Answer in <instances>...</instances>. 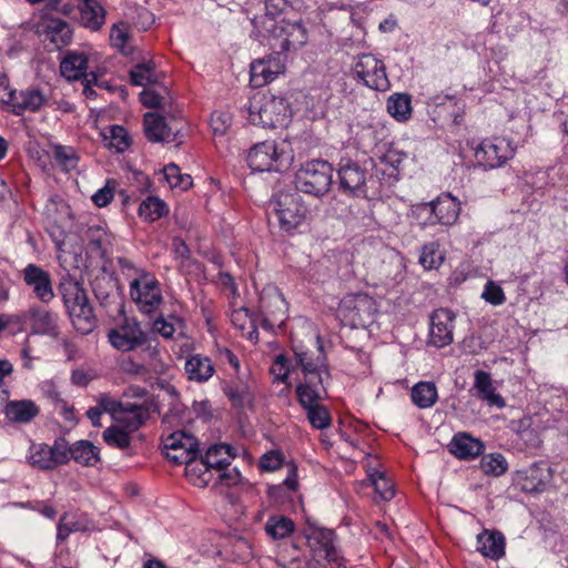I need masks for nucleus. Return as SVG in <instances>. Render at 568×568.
<instances>
[{
	"instance_id": "obj_1",
	"label": "nucleus",
	"mask_w": 568,
	"mask_h": 568,
	"mask_svg": "<svg viewBox=\"0 0 568 568\" xmlns=\"http://www.w3.org/2000/svg\"><path fill=\"white\" fill-rule=\"evenodd\" d=\"M58 292L77 332L90 334L97 326V317L84 288L70 274H65L60 280Z\"/></svg>"
},
{
	"instance_id": "obj_2",
	"label": "nucleus",
	"mask_w": 568,
	"mask_h": 568,
	"mask_svg": "<svg viewBox=\"0 0 568 568\" xmlns=\"http://www.w3.org/2000/svg\"><path fill=\"white\" fill-rule=\"evenodd\" d=\"M268 207L274 212L280 229L292 233L300 229L310 219V209L297 190H282L275 193Z\"/></svg>"
},
{
	"instance_id": "obj_3",
	"label": "nucleus",
	"mask_w": 568,
	"mask_h": 568,
	"mask_svg": "<svg viewBox=\"0 0 568 568\" xmlns=\"http://www.w3.org/2000/svg\"><path fill=\"white\" fill-rule=\"evenodd\" d=\"M247 112L250 123L262 128L285 126L292 118L286 99L260 93L250 100Z\"/></svg>"
},
{
	"instance_id": "obj_4",
	"label": "nucleus",
	"mask_w": 568,
	"mask_h": 568,
	"mask_svg": "<svg viewBox=\"0 0 568 568\" xmlns=\"http://www.w3.org/2000/svg\"><path fill=\"white\" fill-rule=\"evenodd\" d=\"M293 161L291 144H253L247 152V164L256 172H283Z\"/></svg>"
},
{
	"instance_id": "obj_5",
	"label": "nucleus",
	"mask_w": 568,
	"mask_h": 568,
	"mask_svg": "<svg viewBox=\"0 0 568 568\" xmlns=\"http://www.w3.org/2000/svg\"><path fill=\"white\" fill-rule=\"evenodd\" d=\"M332 182L333 168L323 160L306 162L295 174V190L316 197L325 195L331 190Z\"/></svg>"
},
{
	"instance_id": "obj_6",
	"label": "nucleus",
	"mask_w": 568,
	"mask_h": 568,
	"mask_svg": "<svg viewBox=\"0 0 568 568\" xmlns=\"http://www.w3.org/2000/svg\"><path fill=\"white\" fill-rule=\"evenodd\" d=\"M338 178L339 190L346 195L369 201L381 195L378 181L373 176L367 178L366 171L355 162L347 161L345 164H341Z\"/></svg>"
},
{
	"instance_id": "obj_7",
	"label": "nucleus",
	"mask_w": 568,
	"mask_h": 568,
	"mask_svg": "<svg viewBox=\"0 0 568 568\" xmlns=\"http://www.w3.org/2000/svg\"><path fill=\"white\" fill-rule=\"evenodd\" d=\"M335 539L334 530L326 528H314L307 535L313 559L324 568H346L345 559L335 546Z\"/></svg>"
},
{
	"instance_id": "obj_8",
	"label": "nucleus",
	"mask_w": 568,
	"mask_h": 568,
	"mask_svg": "<svg viewBox=\"0 0 568 568\" xmlns=\"http://www.w3.org/2000/svg\"><path fill=\"white\" fill-rule=\"evenodd\" d=\"M376 311L375 301L365 293L345 295L337 308L338 316L353 327L372 323Z\"/></svg>"
},
{
	"instance_id": "obj_9",
	"label": "nucleus",
	"mask_w": 568,
	"mask_h": 568,
	"mask_svg": "<svg viewBox=\"0 0 568 568\" xmlns=\"http://www.w3.org/2000/svg\"><path fill=\"white\" fill-rule=\"evenodd\" d=\"M355 79L376 91H386L390 87L383 60L372 53L359 54L352 68Z\"/></svg>"
},
{
	"instance_id": "obj_10",
	"label": "nucleus",
	"mask_w": 568,
	"mask_h": 568,
	"mask_svg": "<svg viewBox=\"0 0 568 568\" xmlns=\"http://www.w3.org/2000/svg\"><path fill=\"white\" fill-rule=\"evenodd\" d=\"M29 464L39 470H52L68 464L67 439L58 437L53 445L32 443L29 447Z\"/></svg>"
},
{
	"instance_id": "obj_11",
	"label": "nucleus",
	"mask_w": 568,
	"mask_h": 568,
	"mask_svg": "<svg viewBox=\"0 0 568 568\" xmlns=\"http://www.w3.org/2000/svg\"><path fill=\"white\" fill-rule=\"evenodd\" d=\"M268 31L274 40L272 47L277 49L278 53L295 51L307 42V29L302 20L274 22Z\"/></svg>"
},
{
	"instance_id": "obj_12",
	"label": "nucleus",
	"mask_w": 568,
	"mask_h": 568,
	"mask_svg": "<svg viewBox=\"0 0 568 568\" xmlns=\"http://www.w3.org/2000/svg\"><path fill=\"white\" fill-rule=\"evenodd\" d=\"M7 111L16 115H22L26 112H38L48 104V97L43 90L38 87H30L24 90L12 89L7 93V98L1 100Z\"/></svg>"
},
{
	"instance_id": "obj_13",
	"label": "nucleus",
	"mask_w": 568,
	"mask_h": 568,
	"mask_svg": "<svg viewBox=\"0 0 568 568\" xmlns=\"http://www.w3.org/2000/svg\"><path fill=\"white\" fill-rule=\"evenodd\" d=\"M164 449L181 450L180 455H169L174 465H185V470H194L193 459L199 455L197 439L185 432H174L163 440Z\"/></svg>"
},
{
	"instance_id": "obj_14",
	"label": "nucleus",
	"mask_w": 568,
	"mask_h": 568,
	"mask_svg": "<svg viewBox=\"0 0 568 568\" xmlns=\"http://www.w3.org/2000/svg\"><path fill=\"white\" fill-rule=\"evenodd\" d=\"M108 338L110 344L121 352H131L146 343V334L134 318L125 317L123 323L112 328Z\"/></svg>"
},
{
	"instance_id": "obj_15",
	"label": "nucleus",
	"mask_w": 568,
	"mask_h": 568,
	"mask_svg": "<svg viewBox=\"0 0 568 568\" xmlns=\"http://www.w3.org/2000/svg\"><path fill=\"white\" fill-rule=\"evenodd\" d=\"M304 381L296 386V395L300 404L318 402L326 394V384L331 379L327 365L320 369L304 372Z\"/></svg>"
},
{
	"instance_id": "obj_16",
	"label": "nucleus",
	"mask_w": 568,
	"mask_h": 568,
	"mask_svg": "<svg viewBox=\"0 0 568 568\" xmlns=\"http://www.w3.org/2000/svg\"><path fill=\"white\" fill-rule=\"evenodd\" d=\"M37 32L43 41H49L57 50L68 45L72 40L71 26L67 21L54 18L50 13H45L41 17L37 24Z\"/></svg>"
},
{
	"instance_id": "obj_17",
	"label": "nucleus",
	"mask_w": 568,
	"mask_h": 568,
	"mask_svg": "<svg viewBox=\"0 0 568 568\" xmlns=\"http://www.w3.org/2000/svg\"><path fill=\"white\" fill-rule=\"evenodd\" d=\"M455 318V313L449 308L435 310L429 321V344L437 348L452 344Z\"/></svg>"
},
{
	"instance_id": "obj_18",
	"label": "nucleus",
	"mask_w": 568,
	"mask_h": 568,
	"mask_svg": "<svg viewBox=\"0 0 568 568\" xmlns=\"http://www.w3.org/2000/svg\"><path fill=\"white\" fill-rule=\"evenodd\" d=\"M24 284L32 291L34 297L41 303L48 304L54 298L51 275L48 271L36 264H28L22 270Z\"/></svg>"
},
{
	"instance_id": "obj_19",
	"label": "nucleus",
	"mask_w": 568,
	"mask_h": 568,
	"mask_svg": "<svg viewBox=\"0 0 568 568\" xmlns=\"http://www.w3.org/2000/svg\"><path fill=\"white\" fill-rule=\"evenodd\" d=\"M394 144H381L369 156L376 176L396 178L399 165L406 154L393 148Z\"/></svg>"
},
{
	"instance_id": "obj_20",
	"label": "nucleus",
	"mask_w": 568,
	"mask_h": 568,
	"mask_svg": "<svg viewBox=\"0 0 568 568\" xmlns=\"http://www.w3.org/2000/svg\"><path fill=\"white\" fill-rule=\"evenodd\" d=\"M88 57L83 52L69 50L65 52L60 62V73L68 81L80 80L84 77L87 81L85 88L90 84H97L98 78L94 72L87 73ZM87 91V89H84Z\"/></svg>"
},
{
	"instance_id": "obj_21",
	"label": "nucleus",
	"mask_w": 568,
	"mask_h": 568,
	"mask_svg": "<svg viewBox=\"0 0 568 568\" xmlns=\"http://www.w3.org/2000/svg\"><path fill=\"white\" fill-rule=\"evenodd\" d=\"M521 490L526 493H542L552 478V470L546 462L539 460L529 467L517 471Z\"/></svg>"
},
{
	"instance_id": "obj_22",
	"label": "nucleus",
	"mask_w": 568,
	"mask_h": 568,
	"mask_svg": "<svg viewBox=\"0 0 568 568\" xmlns=\"http://www.w3.org/2000/svg\"><path fill=\"white\" fill-rule=\"evenodd\" d=\"M130 295L144 313L153 312L162 302V294L156 280H133Z\"/></svg>"
},
{
	"instance_id": "obj_23",
	"label": "nucleus",
	"mask_w": 568,
	"mask_h": 568,
	"mask_svg": "<svg viewBox=\"0 0 568 568\" xmlns=\"http://www.w3.org/2000/svg\"><path fill=\"white\" fill-rule=\"evenodd\" d=\"M473 151L477 163L485 169L500 168L515 155L511 144H476Z\"/></svg>"
},
{
	"instance_id": "obj_24",
	"label": "nucleus",
	"mask_w": 568,
	"mask_h": 568,
	"mask_svg": "<svg viewBox=\"0 0 568 568\" xmlns=\"http://www.w3.org/2000/svg\"><path fill=\"white\" fill-rule=\"evenodd\" d=\"M222 392L237 412L254 407L255 395L246 381L240 378L225 381L222 383Z\"/></svg>"
},
{
	"instance_id": "obj_25",
	"label": "nucleus",
	"mask_w": 568,
	"mask_h": 568,
	"mask_svg": "<svg viewBox=\"0 0 568 568\" xmlns=\"http://www.w3.org/2000/svg\"><path fill=\"white\" fill-rule=\"evenodd\" d=\"M32 333L58 338L61 334L58 314L41 306L29 308Z\"/></svg>"
},
{
	"instance_id": "obj_26",
	"label": "nucleus",
	"mask_w": 568,
	"mask_h": 568,
	"mask_svg": "<svg viewBox=\"0 0 568 568\" xmlns=\"http://www.w3.org/2000/svg\"><path fill=\"white\" fill-rule=\"evenodd\" d=\"M234 447L227 444H215L209 447L205 455L201 457L200 464L204 467L201 475H210L212 469L222 470L231 465L235 457Z\"/></svg>"
},
{
	"instance_id": "obj_27",
	"label": "nucleus",
	"mask_w": 568,
	"mask_h": 568,
	"mask_svg": "<svg viewBox=\"0 0 568 568\" xmlns=\"http://www.w3.org/2000/svg\"><path fill=\"white\" fill-rule=\"evenodd\" d=\"M142 353L150 358V362H135L131 357L123 358L120 362V369L122 373L132 377L144 378L151 372H161V369L158 368V357L160 355L159 349L155 346L148 345L145 348H143Z\"/></svg>"
},
{
	"instance_id": "obj_28",
	"label": "nucleus",
	"mask_w": 568,
	"mask_h": 568,
	"mask_svg": "<svg viewBox=\"0 0 568 568\" xmlns=\"http://www.w3.org/2000/svg\"><path fill=\"white\" fill-rule=\"evenodd\" d=\"M284 65L276 58L254 60L251 63V83L255 88L272 82L283 72Z\"/></svg>"
},
{
	"instance_id": "obj_29",
	"label": "nucleus",
	"mask_w": 568,
	"mask_h": 568,
	"mask_svg": "<svg viewBox=\"0 0 568 568\" xmlns=\"http://www.w3.org/2000/svg\"><path fill=\"white\" fill-rule=\"evenodd\" d=\"M67 457L68 463L73 459L85 467H93L101 460L99 448L85 439L78 440L72 445L67 440Z\"/></svg>"
},
{
	"instance_id": "obj_30",
	"label": "nucleus",
	"mask_w": 568,
	"mask_h": 568,
	"mask_svg": "<svg viewBox=\"0 0 568 568\" xmlns=\"http://www.w3.org/2000/svg\"><path fill=\"white\" fill-rule=\"evenodd\" d=\"M3 413L12 423L28 424L39 415L40 408L31 399H13L6 404Z\"/></svg>"
},
{
	"instance_id": "obj_31",
	"label": "nucleus",
	"mask_w": 568,
	"mask_h": 568,
	"mask_svg": "<svg viewBox=\"0 0 568 568\" xmlns=\"http://www.w3.org/2000/svg\"><path fill=\"white\" fill-rule=\"evenodd\" d=\"M448 449L459 459H473L483 453L484 444L466 433H458L453 437Z\"/></svg>"
},
{
	"instance_id": "obj_32",
	"label": "nucleus",
	"mask_w": 568,
	"mask_h": 568,
	"mask_svg": "<svg viewBox=\"0 0 568 568\" xmlns=\"http://www.w3.org/2000/svg\"><path fill=\"white\" fill-rule=\"evenodd\" d=\"M149 408L144 405L126 402L120 413L116 422L128 432L138 430L149 418Z\"/></svg>"
},
{
	"instance_id": "obj_33",
	"label": "nucleus",
	"mask_w": 568,
	"mask_h": 568,
	"mask_svg": "<svg viewBox=\"0 0 568 568\" xmlns=\"http://www.w3.org/2000/svg\"><path fill=\"white\" fill-rule=\"evenodd\" d=\"M184 371L189 381L205 383L213 376L215 367L209 357L194 354L186 358Z\"/></svg>"
},
{
	"instance_id": "obj_34",
	"label": "nucleus",
	"mask_w": 568,
	"mask_h": 568,
	"mask_svg": "<svg viewBox=\"0 0 568 568\" xmlns=\"http://www.w3.org/2000/svg\"><path fill=\"white\" fill-rule=\"evenodd\" d=\"M474 387L477 390V397L487 402L490 406L503 408L505 406L504 398L496 393L491 382V376L488 372L476 371Z\"/></svg>"
},
{
	"instance_id": "obj_35",
	"label": "nucleus",
	"mask_w": 568,
	"mask_h": 568,
	"mask_svg": "<svg viewBox=\"0 0 568 568\" xmlns=\"http://www.w3.org/2000/svg\"><path fill=\"white\" fill-rule=\"evenodd\" d=\"M477 549L491 559H499L505 555V537L499 531H487L477 537Z\"/></svg>"
},
{
	"instance_id": "obj_36",
	"label": "nucleus",
	"mask_w": 568,
	"mask_h": 568,
	"mask_svg": "<svg viewBox=\"0 0 568 568\" xmlns=\"http://www.w3.org/2000/svg\"><path fill=\"white\" fill-rule=\"evenodd\" d=\"M82 24L98 31L105 22V10L99 0H84L80 8Z\"/></svg>"
},
{
	"instance_id": "obj_37",
	"label": "nucleus",
	"mask_w": 568,
	"mask_h": 568,
	"mask_svg": "<svg viewBox=\"0 0 568 568\" xmlns=\"http://www.w3.org/2000/svg\"><path fill=\"white\" fill-rule=\"evenodd\" d=\"M317 354L304 351L302 347L294 348V355L297 361V365L302 368V372H310L311 369H320L327 365V358L323 351V344L321 337H316Z\"/></svg>"
},
{
	"instance_id": "obj_38",
	"label": "nucleus",
	"mask_w": 568,
	"mask_h": 568,
	"mask_svg": "<svg viewBox=\"0 0 568 568\" xmlns=\"http://www.w3.org/2000/svg\"><path fill=\"white\" fill-rule=\"evenodd\" d=\"M423 210L435 212L437 223L443 225H452L458 219V206L449 196L438 197L433 201V207L424 206Z\"/></svg>"
},
{
	"instance_id": "obj_39",
	"label": "nucleus",
	"mask_w": 568,
	"mask_h": 568,
	"mask_svg": "<svg viewBox=\"0 0 568 568\" xmlns=\"http://www.w3.org/2000/svg\"><path fill=\"white\" fill-rule=\"evenodd\" d=\"M387 111L397 121L405 122L412 115V97L408 93H394L387 100Z\"/></svg>"
},
{
	"instance_id": "obj_40",
	"label": "nucleus",
	"mask_w": 568,
	"mask_h": 568,
	"mask_svg": "<svg viewBox=\"0 0 568 568\" xmlns=\"http://www.w3.org/2000/svg\"><path fill=\"white\" fill-rule=\"evenodd\" d=\"M169 213L166 203L158 196L150 195L139 205V215L144 221L154 222Z\"/></svg>"
},
{
	"instance_id": "obj_41",
	"label": "nucleus",
	"mask_w": 568,
	"mask_h": 568,
	"mask_svg": "<svg viewBox=\"0 0 568 568\" xmlns=\"http://www.w3.org/2000/svg\"><path fill=\"white\" fill-rule=\"evenodd\" d=\"M412 399L419 408H429L437 400V388L432 382H419L412 389Z\"/></svg>"
},
{
	"instance_id": "obj_42",
	"label": "nucleus",
	"mask_w": 568,
	"mask_h": 568,
	"mask_svg": "<svg viewBox=\"0 0 568 568\" xmlns=\"http://www.w3.org/2000/svg\"><path fill=\"white\" fill-rule=\"evenodd\" d=\"M143 128L146 139L150 142H164L166 123L165 119L158 113H146L143 118Z\"/></svg>"
},
{
	"instance_id": "obj_43",
	"label": "nucleus",
	"mask_w": 568,
	"mask_h": 568,
	"mask_svg": "<svg viewBox=\"0 0 568 568\" xmlns=\"http://www.w3.org/2000/svg\"><path fill=\"white\" fill-rule=\"evenodd\" d=\"M130 82L135 87H145L156 82L155 63L152 60L135 64L130 70Z\"/></svg>"
},
{
	"instance_id": "obj_44",
	"label": "nucleus",
	"mask_w": 568,
	"mask_h": 568,
	"mask_svg": "<svg viewBox=\"0 0 568 568\" xmlns=\"http://www.w3.org/2000/svg\"><path fill=\"white\" fill-rule=\"evenodd\" d=\"M52 148L51 154L54 163L64 172L75 169L79 156L77 152L69 145L63 144H49Z\"/></svg>"
},
{
	"instance_id": "obj_45",
	"label": "nucleus",
	"mask_w": 568,
	"mask_h": 568,
	"mask_svg": "<svg viewBox=\"0 0 568 568\" xmlns=\"http://www.w3.org/2000/svg\"><path fill=\"white\" fill-rule=\"evenodd\" d=\"M301 406L306 410L307 419L314 428L325 429L329 427L332 417L325 406L320 405L317 402L301 404Z\"/></svg>"
},
{
	"instance_id": "obj_46",
	"label": "nucleus",
	"mask_w": 568,
	"mask_h": 568,
	"mask_svg": "<svg viewBox=\"0 0 568 568\" xmlns=\"http://www.w3.org/2000/svg\"><path fill=\"white\" fill-rule=\"evenodd\" d=\"M91 286L94 296L100 302V304L102 306L109 305L112 293L116 288L115 280L108 275L97 276L92 281Z\"/></svg>"
},
{
	"instance_id": "obj_47",
	"label": "nucleus",
	"mask_w": 568,
	"mask_h": 568,
	"mask_svg": "<svg viewBox=\"0 0 568 568\" xmlns=\"http://www.w3.org/2000/svg\"><path fill=\"white\" fill-rule=\"evenodd\" d=\"M294 529L292 519L284 516H272L265 525V531L273 539H282L288 536Z\"/></svg>"
},
{
	"instance_id": "obj_48",
	"label": "nucleus",
	"mask_w": 568,
	"mask_h": 568,
	"mask_svg": "<svg viewBox=\"0 0 568 568\" xmlns=\"http://www.w3.org/2000/svg\"><path fill=\"white\" fill-rule=\"evenodd\" d=\"M480 467L487 475L500 476L507 471L508 463L503 454L493 453L483 455L480 459Z\"/></svg>"
},
{
	"instance_id": "obj_49",
	"label": "nucleus",
	"mask_w": 568,
	"mask_h": 568,
	"mask_svg": "<svg viewBox=\"0 0 568 568\" xmlns=\"http://www.w3.org/2000/svg\"><path fill=\"white\" fill-rule=\"evenodd\" d=\"M131 432H128L125 428H121L119 426H110L108 427L103 434V440L111 447L125 449L130 447L131 444Z\"/></svg>"
},
{
	"instance_id": "obj_50",
	"label": "nucleus",
	"mask_w": 568,
	"mask_h": 568,
	"mask_svg": "<svg viewBox=\"0 0 568 568\" xmlns=\"http://www.w3.org/2000/svg\"><path fill=\"white\" fill-rule=\"evenodd\" d=\"M444 256L439 251V244L436 242L427 243L423 246L419 256V263L426 270L437 268L442 265Z\"/></svg>"
},
{
	"instance_id": "obj_51",
	"label": "nucleus",
	"mask_w": 568,
	"mask_h": 568,
	"mask_svg": "<svg viewBox=\"0 0 568 568\" xmlns=\"http://www.w3.org/2000/svg\"><path fill=\"white\" fill-rule=\"evenodd\" d=\"M165 180L170 183L171 187H180L187 190L192 185V178L189 174H181L180 168L170 163L164 168Z\"/></svg>"
},
{
	"instance_id": "obj_52",
	"label": "nucleus",
	"mask_w": 568,
	"mask_h": 568,
	"mask_svg": "<svg viewBox=\"0 0 568 568\" xmlns=\"http://www.w3.org/2000/svg\"><path fill=\"white\" fill-rule=\"evenodd\" d=\"M130 39L131 36L125 22H119L112 26L110 31L111 44L124 54L129 53V51H126V45Z\"/></svg>"
},
{
	"instance_id": "obj_53",
	"label": "nucleus",
	"mask_w": 568,
	"mask_h": 568,
	"mask_svg": "<svg viewBox=\"0 0 568 568\" xmlns=\"http://www.w3.org/2000/svg\"><path fill=\"white\" fill-rule=\"evenodd\" d=\"M375 491L384 500H390L395 496L394 485L384 473H375L371 475Z\"/></svg>"
},
{
	"instance_id": "obj_54",
	"label": "nucleus",
	"mask_w": 568,
	"mask_h": 568,
	"mask_svg": "<svg viewBox=\"0 0 568 568\" xmlns=\"http://www.w3.org/2000/svg\"><path fill=\"white\" fill-rule=\"evenodd\" d=\"M518 444L529 453H532L540 448L542 440L537 429L526 427L518 433Z\"/></svg>"
},
{
	"instance_id": "obj_55",
	"label": "nucleus",
	"mask_w": 568,
	"mask_h": 568,
	"mask_svg": "<svg viewBox=\"0 0 568 568\" xmlns=\"http://www.w3.org/2000/svg\"><path fill=\"white\" fill-rule=\"evenodd\" d=\"M100 135L103 141L110 142H131L126 129L119 124L105 125L101 129Z\"/></svg>"
},
{
	"instance_id": "obj_56",
	"label": "nucleus",
	"mask_w": 568,
	"mask_h": 568,
	"mask_svg": "<svg viewBox=\"0 0 568 568\" xmlns=\"http://www.w3.org/2000/svg\"><path fill=\"white\" fill-rule=\"evenodd\" d=\"M481 297L493 305H501L506 301L503 288L493 281L486 283Z\"/></svg>"
},
{
	"instance_id": "obj_57",
	"label": "nucleus",
	"mask_w": 568,
	"mask_h": 568,
	"mask_svg": "<svg viewBox=\"0 0 568 568\" xmlns=\"http://www.w3.org/2000/svg\"><path fill=\"white\" fill-rule=\"evenodd\" d=\"M135 16H131L132 23L138 30H148L154 23V14L145 7H138Z\"/></svg>"
},
{
	"instance_id": "obj_58",
	"label": "nucleus",
	"mask_w": 568,
	"mask_h": 568,
	"mask_svg": "<svg viewBox=\"0 0 568 568\" xmlns=\"http://www.w3.org/2000/svg\"><path fill=\"white\" fill-rule=\"evenodd\" d=\"M231 125V116L223 112H213L210 119V126L215 136L223 135Z\"/></svg>"
},
{
	"instance_id": "obj_59",
	"label": "nucleus",
	"mask_w": 568,
	"mask_h": 568,
	"mask_svg": "<svg viewBox=\"0 0 568 568\" xmlns=\"http://www.w3.org/2000/svg\"><path fill=\"white\" fill-rule=\"evenodd\" d=\"M82 529L80 523L71 519L69 515H63L60 518V523L58 525L57 538L60 541H64L71 532L79 531Z\"/></svg>"
},
{
	"instance_id": "obj_60",
	"label": "nucleus",
	"mask_w": 568,
	"mask_h": 568,
	"mask_svg": "<svg viewBox=\"0 0 568 568\" xmlns=\"http://www.w3.org/2000/svg\"><path fill=\"white\" fill-rule=\"evenodd\" d=\"M424 206L427 209L433 207V201L414 205L412 210L413 215L419 220V224L423 226L437 224L435 212H430V210L425 211L423 210Z\"/></svg>"
},
{
	"instance_id": "obj_61",
	"label": "nucleus",
	"mask_w": 568,
	"mask_h": 568,
	"mask_svg": "<svg viewBox=\"0 0 568 568\" xmlns=\"http://www.w3.org/2000/svg\"><path fill=\"white\" fill-rule=\"evenodd\" d=\"M283 456L280 452L272 450L264 454L260 459V468L264 471H274L282 467Z\"/></svg>"
},
{
	"instance_id": "obj_62",
	"label": "nucleus",
	"mask_w": 568,
	"mask_h": 568,
	"mask_svg": "<svg viewBox=\"0 0 568 568\" xmlns=\"http://www.w3.org/2000/svg\"><path fill=\"white\" fill-rule=\"evenodd\" d=\"M242 479V475L236 467H226L222 470H219L216 483L226 487H233L241 484Z\"/></svg>"
},
{
	"instance_id": "obj_63",
	"label": "nucleus",
	"mask_w": 568,
	"mask_h": 568,
	"mask_svg": "<svg viewBox=\"0 0 568 568\" xmlns=\"http://www.w3.org/2000/svg\"><path fill=\"white\" fill-rule=\"evenodd\" d=\"M287 358L283 354L277 355L271 367V373L276 374V367L280 366V373L274 379L286 384L287 387H291V383L288 382L290 368L287 366Z\"/></svg>"
},
{
	"instance_id": "obj_64",
	"label": "nucleus",
	"mask_w": 568,
	"mask_h": 568,
	"mask_svg": "<svg viewBox=\"0 0 568 568\" xmlns=\"http://www.w3.org/2000/svg\"><path fill=\"white\" fill-rule=\"evenodd\" d=\"M124 403L115 400L108 395L101 396L98 407L102 409V413H110L114 420L118 418V413L122 409Z\"/></svg>"
}]
</instances>
